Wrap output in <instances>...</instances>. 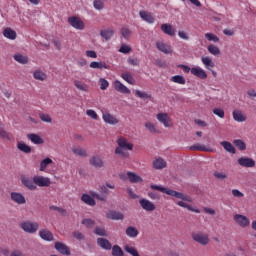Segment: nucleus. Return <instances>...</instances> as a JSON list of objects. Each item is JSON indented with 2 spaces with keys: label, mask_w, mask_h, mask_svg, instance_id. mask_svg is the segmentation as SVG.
Listing matches in <instances>:
<instances>
[{
  "label": "nucleus",
  "mask_w": 256,
  "mask_h": 256,
  "mask_svg": "<svg viewBox=\"0 0 256 256\" xmlns=\"http://www.w3.org/2000/svg\"><path fill=\"white\" fill-rule=\"evenodd\" d=\"M116 143L118 147L115 149V154L120 155L123 159H127L129 157L128 151H133V144L123 136L119 137Z\"/></svg>",
  "instance_id": "1"
},
{
  "label": "nucleus",
  "mask_w": 256,
  "mask_h": 256,
  "mask_svg": "<svg viewBox=\"0 0 256 256\" xmlns=\"http://www.w3.org/2000/svg\"><path fill=\"white\" fill-rule=\"evenodd\" d=\"M150 189H153L154 191H160L161 193H166V195H170L176 199H181L182 201H187L188 203L193 201L189 196L175 190L167 189L163 186L152 184L150 185Z\"/></svg>",
  "instance_id": "2"
},
{
  "label": "nucleus",
  "mask_w": 256,
  "mask_h": 256,
  "mask_svg": "<svg viewBox=\"0 0 256 256\" xmlns=\"http://www.w3.org/2000/svg\"><path fill=\"white\" fill-rule=\"evenodd\" d=\"M20 227L25 231V233H30V235H33V233H37V231H39V223L30 220L22 222Z\"/></svg>",
  "instance_id": "3"
},
{
  "label": "nucleus",
  "mask_w": 256,
  "mask_h": 256,
  "mask_svg": "<svg viewBox=\"0 0 256 256\" xmlns=\"http://www.w3.org/2000/svg\"><path fill=\"white\" fill-rule=\"evenodd\" d=\"M192 239L200 245H209V234H205L201 231L192 233Z\"/></svg>",
  "instance_id": "4"
},
{
  "label": "nucleus",
  "mask_w": 256,
  "mask_h": 256,
  "mask_svg": "<svg viewBox=\"0 0 256 256\" xmlns=\"http://www.w3.org/2000/svg\"><path fill=\"white\" fill-rule=\"evenodd\" d=\"M99 191L102 194H99V193L91 190L90 191L91 197H94V199H97L98 201H107V195H109V189H107V187H105V186H100Z\"/></svg>",
  "instance_id": "5"
},
{
  "label": "nucleus",
  "mask_w": 256,
  "mask_h": 256,
  "mask_svg": "<svg viewBox=\"0 0 256 256\" xmlns=\"http://www.w3.org/2000/svg\"><path fill=\"white\" fill-rule=\"evenodd\" d=\"M68 23L71 25V27L77 29L78 31H83V29H85V22H83V20L77 16L69 17Z\"/></svg>",
  "instance_id": "6"
},
{
  "label": "nucleus",
  "mask_w": 256,
  "mask_h": 256,
  "mask_svg": "<svg viewBox=\"0 0 256 256\" xmlns=\"http://www.w3.org/2000/svg\"><path fill=\"white\" fill-rule=\"evenodd\" d=\"M156 119L166 128L173 127V120L171 119V117H169V114L167 113H158L156 115Z\"/></svg>",
  "instance_id": "7"
},
{
  "label": "nucleus",
  "mask_w": 256,
  "mask_h": 256,
  "mask_svg": "<svg viewBox=\"0 0 256 256\" xmlns=\"http://www.w3.org/2000/svg\"><path fill=\"white\" fill-rule=\"evenodd\" d=\"M34 183L36 187H49L51 185V179L45 176H34Z\"/></svg>",
  "instance_id": "8"
},
{
  "label": "nucleus",
  "mask_w": 256,
  "mask_h": 256,
  "mask_svg": "<svg viewBox=\"0 0 256 256\" xmlns=\"http://www.w3.org/2000/svg\"><path fill=\"white\" fill-rule=\"evenodd\" d=\"M21 182L26 187V189H29V191H35L37 189V186L35 185L34 177L31 178L29 176H22Z\"/></svg>",
  "instance_id": "9"
},
{
  "label": "nucleus",
  "mask_w": 256,
  "mask_h": 256,
  "mask_svg": "<svg viewBox=\"0 0 256 256\" xmlns=\"http://www.w3.org/2000/svg\"><path fill=\"white\" fill-rule=\"evenodd\" d=\"M234 221L239 225V227H242L245 229V227H249L251 220L247 218V216H243L241 214L234 215Z\"/></svg>",
  "instance_id": "10"
},
{
  "label": "nucleus",
  "mask_w": 256,
  "mask_h": 256,
  "mask_svg": "<svg viewBox=\"0 0 256 256\" xmlns=\"http://www.w3.org/2000/svg\"><path fill=\"white\" fill-rule=\"evenodd\" d=\"M102 119L108 125H117L119 123V119L109 112L102 113Z\"/></svg>",
  "instance_id": "11"
},
{
  "label": "nucleus",
  "mask_w": 256,
  "mask_h": 256,
  "mask_svg": "<svg viewBox=\"0 0 256 256\" xmlns=\"http://www.w3.org/2000/svg\"><path fill=\"white\" fill-rule=\"evenodd\" d=\"M113 85L115 91H118V93H122L123 95L131 94V90H129V88H127V86H125L123 83H121V81L115 80Z\"/></svg>",
  "instance_id": "12"
},
{
  "label": "nucleus",
  "mask_w": 256,
  "mask_h": 256,
  "mask_svg": "<svg viewBox=\"0 0 256 256\" xmlns=\"http://www.w3.org/2000/svg\"><path fill=\"white\" fill-rule=\"evenodd\" d=\"M191 75H194V77H197L198 79H207V72L201 67L191 68Z\"/></svg>",
  "instance_id": "13"
},
{
  "label": "nucleus",
  "mask_w": 256,
  "mask_h": 256,
  "mask_svg": "<svg viewBox=\"0 0 256 256\" xmlns=\"http://www.w3.org/2000/svg\"><path fill=\"white\" fill-rule=\"evenodd\" d=\"M10 197L14 203H17V205H25V203H27L25 196L19 192H12Z\"/></svg>",
  "instance_id": "14"
},
{
  "label": "nucleus",
  "mask_w": 256,
  "mask_h": 256,
  "mask_svg": "<svg viewBox=\"0 0 256 256\" xmlns=\"http://www.w3.org/2000/svg\"><path fill=\"white\" fill-rule=\"evenodd\" d=\"M81 201L85 203V205H89V207H95V205H97L95 197L91 196L90 192L89 194H82Z\"/></svg>",
  "instance_id": "15"
},
{
  "label": "nucleus",
  "mask_w": 256,
  "mask_h": 256,
  "mask_svg": "<svg viewBox=\"0 0 256 256\" xmlns=\"http://www.w3.org/2000/svg\"><path fill=\"white\" fill-rule=\"evenodd\" d=\"M238 164L241 167H254L255 166V160H253V158H249V157H241L238 159Z\"/></svg>",
  "instance_id": "16"
},
{
  "label": "nucleus",
  "mask_w": 256,
  "mask_h": 256,
  "mask_svg": "<svg viewBox=\"0 0 256 256\" xmlns=\"http://www.w3.org/2000/svg\"><path fill=\"white\" fill-rule=\"evenodd\" d=\"M140 206L142 207V209H144V211H155V204H153V202L142 198L139 200Z\"/></svg>",
  "instance_id": "17"
},
{
  "label": "nucleus",
  "mask_w": 256,
  "mask_h": 256,
  "mask_svg": "<svg viewBox=\"0 0 256 256\" xmlns=\"http://www.w3.org/2000/svg\"><path fill=\"white\" fill-rule=\"evenodd\" d=\"M54 247L58 253H61V255H71V250H69V247L64 243L56 242Z\"/></svg>",
  "instance_id": "18"
},
{
  "label": "nucleus",
  "mask_w": 256,
  "mask_h": 256,
  "mask_svg": "<svg viewBox=\"0 0 256 256\" xmlns=\"http://www.w3.org/2000/svg\"><path fill=\"white\" fill-rule=\"evenodd\" d=\"M156 47L159 51H161L162 53H165L166 55L173 53V48H171L169 44H166L164 42H157Z\"/></svg>",
  "instance_id": "19"
},
{
  "label": "nucleus",
  "mask_w": 256,
  "mask_h": 256,
  "mask_svg": "<svg viewBox=\"0 0 256 256\" xmlns=\"http://www.w3.org/2000/svg\"><path fill=\"white\" fill-rule=\"evenodd\" d=\"M107 219H112L113 221H123V219H125V215H123V213L121 212H117V211H109L106 214Z\"/></svg>",
  "instance_id": "20"
},
{
  "label": "nucleus",
  "mask_w": 256,
  "mask_h": 256,
  "mask_svg": "<svg viewBox=\"0 0 256 256\" xmlns=\"http://www.w3.org/2000/svg\"><path fill=\"white\" fill-rule=\"evenodd\" d=\"M139 15L142 19V21H145L146 23H155V17L151 12L148 11H140Z\"/></svg>",
  "instance_id": "21"
},
{
  "label": "nucleus",
  "mask_w": 256,
  "mask_h": 256,
  "mask_svg": "<svg viewBox=\"0 0 256 256\" xmlns=\"http://www.w3.org/2000/svg\"><path fill=\"white\" fill-rule=\"evenodd\" d=\"M97 245L101 247V249H105L106 251H111V242L105 238H98Z\"/></svg>",
  "instance_id": "22"
},
{
  "label": "nucleus",
  "mask_w": 256,
  "mask_h": 256,
  "mask_svg": "<svg viewBox=\"0 0 256 256\" xmlns=\"http://www.w3.org/2000/svg\"><path fill=\"white\" fill-rule=\"evenodd\" d=\"M74 86L76 87V89H78V91H82L83 93H89V85L80 80H74Z\"/></svg>",
  "instance_id": "23"
},
{
  "label": "nucleus",
  "mask_w": 256,
  "mask_h": 256,
  "mask_svg": "<svg viewBox=\"0 0 256 256\" xmlns=\"http://www.w3.org/2000/svg\"><path fill=\"white\" fill-rule=\"evenodd\" d=\"M201 61L205 69H207L208 71H211L215 67V62H213V60L209 56L202 57Z\"/></svg>",
  "instance_id": "24"
},
{
  "label": "nucleus",
  "mask_w": 256,
  "mask_h": 256,
  "mask_svg": "<svg viewBox=\"0 0 256 256\" xmlns=\"http://www.w3.org/2000/svg\"><path fill=\"white\" fill-rule=\"evenodd\" d=\"M161 31H163L165 35H169L170 37H175V29H173V26H171V24H162Z\"/></svg>",
  "instance_id": "25"
},
{
  "label": "nucleus",
  "mask_w": 256,
  "mask_h": 256,
  "mask_svg": "<svg viewBox=\"0 0 256 256\" xmlns=\"http://www.w3.org/2000/svg\"><path fill=\"white\" fill-rule=\"evenodd\" d=\"M232 115L234 121H237L238 123H244V121H247V117L243 115V112L240 110H234Z\"/></svg>",
  "instance_id": "26"
},
{
  "label": "nucleus",
  "mask_w": 256,
  "mask_h": 256,
  "mask_svg": "<svg viewBox=\"0 0 256 256\" xmlns=\"http://www.w3.org/2000/svg\"><path fill=\"white\" fill-rule=\"evenodd\" d=\"M39 235L44 241H53V233L47 229L40 230Z\"/></svg>",
  "instance_id": "27"
},
{
  "label": "nucleus",
  "mask_w": 256,
  "mask_h": 256,
  "mask_svg": "<svg viewBox=\"0 0 256 256\" xmlns=\"http://www.w3.org/2000/svg\"><path fill=\"white\" fill-rule=\"evenodd\" d=\"M27 138L34 143V145H43L44 141L38 134H28Z\"/></svg>",
  "instance_id": "28"
},
{
  "label": "nucleus",
  "mask_w": 256,
  "mask_h": 256,
  "mask_svg": "<svg viewBox=\"0 0 256 256\" xmlns=\"http://www.w3.org/2000/svg\"><path fill=\"white\" fill-rule=\"evenodd\" d=\"M91 69H111V66L107 65L105 62L93 61L90 63Z\"/></svg>",
  "instance_id": "29"
},
{
  "label": "nucleus",
  "mask_w": 256,
  "mask_h": 256,
  "mask_svg": "<svg viewBox=\"0 0 256 256\" xmlns=\"http://www.w3.org/2000/svg\"><path fill=\"white\" fill-rule=\"evenodd\" d=\"M127 177L130 183H143V178L133 172H127Z\"/></svg>",
  "instance_id": "30"
},
{
  "label": "nucleus",
  "mask_w": 256,
  "mask_h": 256,
  "mask_svg": "<svg viewBox=\"0 0 256 256\" xmlns=\"http://www.w3.org/2000/svg\"><path fill=\"white\" fill-rule=\"evenodd\" d=\"M154 169H165L167 167V162L163 158H157L153 162Z\"/></svg>",
  "instance_id": "31"
},
{
  "label": "nucleus",
  "mask_w": 256,
  "mask_h": 256,
  "mask_svg": "<svg viewBox=\"0 0 256 256\" xmlns=\"http://www.w3.org/2000/svg\"><path fill=\"white\" fill-rule=\"evenodd\" d=\"M33 77L36 81H47V74L41 70L34 71Z\"/></svg>",
  "instance_id": "32"
},
{
  "label": "nucleus",
  "mask_w": 256,
  "mask_h": 256,
  "mask_svg": "<svg viewBox=\"0 0 256 256\" xmlns=\"http://www.w3.org/2000/svg\"><path fill=\"white\" fill-rule=\"evenodd\" d=\"M121 77L126 83H129V85H135V78H133V75H131V72H124L121 74Z\"/></svg>",
  "instance_id": "33"
},
{
  "label": "nucleus",
  "mask_w": 256,
  "mask_h": 256,
  "mask_svg": "<svg viewBox=\"0 0 256 256\" xmlns=\"http://www.w3.org/2000/svg\"><path fill=\"white\" fill-rule=\"evenodd\" d=\"M90 163L97 169H101V167H103V160L99 156L92 157Z\"/></svg>",
  "instance_id": "34"
},
{
  "label": "nucleus",
  "mask_w": 256,
  "mask_h": 256,
  "mask_svg": "<svg viewBox=\"0 0 256 256\" xmlns=\"http://www.w3.org/2000/svg\"><path fill=\"white\" fill-rule=\"evenodd\" d=\"M114 34L115 31H113V29H105L101 30L100 32L101 37H103L106 41H109V39H111V37H113Z\"/></svg>",
  "instance_id": "35"
},
{
  "label": "nucleus",
  "mask_w": 256,
  "mask_h": 256,
  "mask_svg": "<svg viewBox=\"0 0 256 256\" xmlns=\"http://www.w3.org/2000/svg\"><path fill=\"white\" fill-rule=\"evenodd\" d=\"M3 35L4 37H6L7 39H17V33L12 30L11 28H6L4 31H3Z\"/></svg>",
  "instance_id": "36"
},
{
  "label": "nucleus",
  "mask_w": 256,
  "mask_h": 256,
  "mask_svg": "<svg viewBox=\"0 0 256 256\" xmlns=\"http://www.w3.org/2000/svg\"><path fill=\"white\" fill-rule=\"evenodd\" d=\"M14 59L21 65H27V63H29V58L27 56H23L22 54H15Z\"/></svg>",
  "instance_id": "37"
},
{
  "label": "nucleus",
  "mask_w": 256,
  "mask_h": 256,
  "mask_svg": "<svg viewBox=\"0 0 256 256\" xmlns=\"http://www.w3.org/2000/svg\"><path fill=\"white\" fill-rule=\"evenodd\" d=\"M53 164V160L51 158H45L40 162L39 171H45L49 165Z\"/></svg>",
  "instance_id": "38"
},
{
  "label": "nucleus",
  "mask_w": 256,
  "mask_h": 256,
  "mask_svg": "<svg viewBox=\"0 0 256 256\" xmlns=\"http://www.w3.org/2000/svg\"><path fill=\"white\" fill-rule=\"evenodd\" d=\"M177 205H179V207H183L184 209H188V211H192L193 213H201V211L199 209H195L191 205H189L183 201H178Z\"/></svg>",
  "instance_id": "39"
},
{
  "label": "nucleus",
  "mask_w": 256,
  "mask_h": 256,
  "mask_svg": "<svg viewBox=\"0 0 256 256\" xmlns=\"http://www.w3.org/2000/svg\"><path fill=\"white\" fill-rule=\"evenodd\" d=\"M126 235L127 237L135 238L137 235H139V230L133 226H130L126 229Z\"/></svg>",
  "instance_id": "40"
},
{
  "label": "nucleus",
  "mask_w": 256,
  "mask_h": 256,
  "mask_svg": "<svg viewBox=\"0 0 256 256\" xmlns=\"http://www.w3.org/2000/svg\"><path fill=\"white\" fill-rule=\"evenodd\" d=\"M170 81H172V83H177L178 85H185V83H187L185 77L182 75H175L170 79Z\"/></svg>",
  "instance_id": "41"
},
{
  "label": "nucleus",
  "mask_w": 256,
  "mask_h": 256,
  "mask_svg": "<svg viewBox=\"0 0 256 256\" xmlns=\"http://www.w3.org/2000/svg\"><path fill=\"white\" fill-rule=\"evenodd\" d=\"M220 145H222V147H224L225 151H228V153L235 154V147L233 144H231V142L223 141L220 143Z\"/></svg>",
  "instance_id": "42"
},
{
  "label": "nucleus",
  "mask_w": 256,
  "mask_h": 256,
  "mask_svg": "<svg viewBox=\"0 0 256 256\" xmlns=\"http://www.w3.org/2000/svg\"><path fill=\"white\" fill-rule=\"evenodd\" d=\"M72 152L78 157H87V151L81 147H73Z\"/></svg>",
  "instance_id": "43"
},
{
  "label": "nucleus",
  "mask_w": 256,
  "mask_h": 256,
  "mask_svg": "<svg viewBox=\"0 0 256 256\" xmlns=\"http://www.w3.org/2000/svg\"><path fill=\"white\" fill-rule=\"evenodd\" d=\"M191 151H205L209 152L211 149L203 144H195L190 147Z\"/></svg>",
  "instance_id": "44"
},
{
  "label": "nucleus",
  "mask_w": 256,
  "mask_h": 256,
  "mask_svg": "<svg viewBox=\"0 0 256 256\" xmlns=\"http://www.w3.org/2000/svg\"><path fill=\"white\" fill-rule=\"evenodd\" d=\"M17 148L19 149V151H22V153H26V154L31 153V146L23 142H19L17 145Z\"/></svg>",
  "instance_id": "45"
},
{
  "label": "nucleus",
  "mask_w": 256,
  "mask_h": 256,
  "mask_svg": "<svg viewBox=\"0 0 256 256\" xmlns=\"http://www.w3.org/2000/svg\"><path fill=\"white\" fill-rule=\"evenodd\" d=\"M93 7L97 11H101L102 9L105 8V0H94Z\"/></svg>",
  "instance_id": "46"
},
{
  "label": "nucleus",
  "mask_w": 256,
  "mask_h": 256,
  "mask_svg": "<svg viewBox=\"0 0 256 256\" xmlns=\"http://www.w3.org/2000/svg\"><path fill=\"white\" fill-rule=\"evenodd\" d=\"M208 51H209V53H211V55H215V56L221 55V50L219 49V47H217L213 44H210L208 46Z\"/></svg>",
  "instance_id": "47"
},
{
  "label": "nucleus",
  "mask_w": 256,
  "mask_h": 256,
  "mask_svg": "<svg viewBox=\"0 0 256 256\" xmlns=\"http://www.w3.org/2000/svg\"><path fill=\"white\" fill-rule=\"evenodd\" d=\"M234 145L235 147H237V149H239V151H245V149H247V145L245 144V142H243V140H234Z\"/></svg>",
  "instance_id": "48"
},
{
  "label": "nucleus",
  "mask_w": 256,
  "mask_h": 256,
  "mask_svg": "<svg viewBox=\"0 0 256 256\" xmlns=\"http://www.w3.org/2000/svg\"><path fill=\"white\" fill-rule=\"evenodd\" d=\"M145 127L146 129H148V131H150V133H159V130H157V126L153 122H146Z\"/></svg>",
  "instance_id": "49"
},
{
  "label": "nucleus",
  "mask_w": 256,
  "mask_h": 256,
  "mask_svg": "<svg viewBox=\"0 0 256 256\" xmlns=\"http://www.w3.org/2000/svg\"><path fill=\"white\" fill-rule=\"evenodd\" d=\"M82 225H85L87 229H93V227H95V220H92L90 218H85L82 220Z\"/></svg>",
  "instance_id": "50"
},
{
  "label": "nucleus",
  "mask_w": 256,
  "mask_h": 256,
  "mask_svg": "<svg viewBox=\"0 0 256 256\" xmlns=\"http://www.w3.org/2000/svg\"><path fill=\"white\" fill-rule=\"evenodd\" d=\"M39 118L41 121H43V123H52L53 119L51 118V116L49 114H45L43 112L39 113Z\"/></svg>",
  "instance_id": "51"
},
{
  "label": "nucleus",
  "mask_w": 256,
  "mask_h": 256,
  "mask_svg": "<svg viewBox=\"0 0 256 256\" xmlns=\"http://www.w3.org/2000/svg\"><path fill=\"white\" fill-rule=\"evenodd\" d=\"M205 39H207V41H212L213 43H219V41H220L218 36L213 33H206Z\"/></svg>",
  "instance_id": "52"
},
{
  "label": "nucleus",
  "mask_w": 256,
  "mask_h": 256,
  "mask_svg": "<svg viewBox=\"0 0 256 256\" xmlns=\"http://www.w3.org/2000/svg\"><path fill=\"white\" fill-rule=\"evenodd\" d=\"M50 211H58V213H60V215H62L63 217L67 216V210L61 208V207H57L55 205H52L49 207Z\"/></svg>",
  "instance_id": "53"
},
{
  "label": "nucleus",
  "mask_w": 256,
  "mask_h": 256,
  "mask_svg": "<svg viewBox=\"0 0 256 256\" xmlns=\"http://www.w3.org/2000/svg\"><path fill=\"white\" fill-rule=\"evenodd\" d=\"M212 112L214 113V115H216L217 117H220V119H224L225 118V110H223V108H214L212 110Z\"/></svg>",
  "instance_id": "54"
},
{
  "label": "nucleus",
  "mask_w": 256,
  "mask_h": 256,
  "mask_svg": "<svg viewBox=\"0 0 256 256\" xmlns=\"http://www.w3.org/2000/svg\"><path fill=\"white\" fill-rule=\"evenodd\" d=\"M95 235H99L100 237H107V230L105 228L96 227L94 229Z\"/></svg>",
  "instance_id": "55"
},
{
  "label": "nucleus",
  "mask_w": 256,
  "mask_h": 256,
  "mask_svg": "<svg viewBox=\"0 0 256 256\" xmlns=\"http://www.w3.org/2000/svg\"><path fill=\"white\" fill-rule=\"evenodd\" d=\"M112 255L113 256H123L124 253H123V250L121 249V247L115 245L112 248Z\"/></svg>",
  "instance_id": "56"
},
{
  "label": "nucleus",
  "mask_w": 256,
  "mask_h": 256,
  "mask_svg": "<svg viewBox=\"0 0 256 256\" xmlns=\"http://www.w3.org/2000/svg\"><path fill=\"white\" fill-rule=\"evenodd\" d=\"M121 35L124 37V39L128 40L131 37V30H129L127 27H123L121 29Z\"/></svg>",
  "instance_id": "57"
},
{
  "label": "nucleus",
  "mask_w": 256,
  "mask_h": 256,
  "mask_svg": "<svg viewBox=\"0 0 256 256\" xmlns=\"http://www.w3.org/2000/svg\"><path fill=\"white\" fill-rule=\"evenodd\" d=\"M136 97H139L140 99H151V95L141 90H136Z\"/></svg>",
  "instance_id": "58"
},
{
  "label": "nucleus",
  "mask_w": 256,
  "mask_h": 256,
  "mask_svg": "<svg viewBox=\"0 0 256 256\" xmlns=\"http://www.w3.org/2000/svg\"><path fill=\"white\" fill-rule=\"evenodd\" d=\"M86 115H88V117H91V119H94L95 121H97V119H99L97 112H95V110H93V109L87 110Z\"/></svg>",
  "instance_id": "59"
},
{
  "label": "nucleus",
  "mask_w": 256,
  "mask_h": 256,
  "mask_svg": "<svg viewBox=\"0 0 256 256\" xmlns=\"http://www.w3.org/2000/svg\"><path fill=\"white\" fill-rule=\"evenodd\" d=\"M100 89L102 91H105L108 87H109V81H107L106 79L104 78H100Z\"/></svg>",
  "instance_id": "60"
},
{
  "label": "nucleus",
  "mask_w": 256,
  "mask_h": 256,
  "mask_svg": "<svg viewBox=\"0 0 256 256\" xmlns=\"http://www.w3.org/2000/svg\"><path fill=\"white\" fill-rule=\"evenodd\" d=\"M120 53H124L125 55H127V53H131V47H129L126 44H122L120 49H119Z\"/></svg>",
  "instance_id": "61"
},
{
  "label": "nucleus",
  "mask_w": 256,
  "mask_h": 256,
  "mask_svg": "<svg viewBox=\"0 0 256 256\" xmlns=\"http://www.w3.org/2000/svg\"><path fill=\"white\" fill-rule=\"evenodd\" d=\"M86 57L90 59H97V52H95L94 50H87Z\"/></svg>",
  "instance_id": "62"
},
{
  "label": "nucleus",
  "mask_w": 256,
  "mask_h": 256,
  "mask_svg": "<svg viewBox=\"0 0 256 256\" xmlns=\"http://www.w3.org/2000/svg\"><path fill=\"white\" fill-rule=\"evenodd\" d=\"M214 177H215L216 179H221V180H223V179H226V178H227V174H225V173H223V172L216 171V172H214Z\"/></svg>",
  "instance_id": "63"
},
{
  "label": "nucleus",
  "mask_w": 256,
  "mask_h": 256,
  "mask_svg": "<svg viewBox=\"0 0 256 256\" xmlns=\"http://www.w3.org/2000/svg\"><path fill=\"white\" fill-rule=\"evenodd\" d=\"M178 36L180 39H184V41H189V34H187L185 31H179Z\"/></svg>",
  "instance_id": "64"
}]
</instances>
